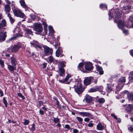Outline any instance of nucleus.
Here are the masks:
<instances>
[{
    "label": "nucleus",
    "instance_id": "obj_56",
    "mask_svg": "<svg viewBox=\"0 0 133 133\" xmlns=\"http://www.w3.org/2000/svg\"><path fill=\"white\" fill-rule=\"evenodd\" d=\"M109 19H111L112 18L113 15H111L110 14V12H109Z\"/></svg>",
    "mask_w": 133,
    "mask_h": 133
},
{
    "label": "nucleus",
    "instance_id": "obj_64",
    "mask_svg": "<svg viewBox=\"0 0 133 133\" xmlns=\"http://www.w3.org/2000/svg\"><path fill=\"white\" fill-rule=\"evenodd\" d=\"M130 19L131 22H133V16L132 17H131Z\"/></svg>",
    "mask_w": 133,
    "mask_h": 133
},
{
    "label": "nucleus",
    "instance_id": "obj_51",
    "mask_svg": "<svg viewBox=\"0 0 133 133\" xmlns=\"http://www.w3.org/2000/svg\"><path fill=\"white\" fill-rule=\"evenodd\" d=\"M124 2L127 3H130L132 2V1L131 0H124Z\"/></svg>",
    "mask_w": 133,
    "mask_h": 133
},
{
    "label": "nucleus",
    "instance_id": "obj_36",
    "mask_svg": "<svg viewBox=\"0 0 133 133\" xmlns=\"http://www.w3.org/2000/svg\"><path fill=\"white\" fill-rule=\"evenodd\" d=\"M100 8L103 9H107V5L104 4H101L100 6Z\"/></svg>",
    "mask_w": 133,
    "mask_h": 133
},
{
    "label": "nucleus",
    "instance_id": "obj_52",
    "mask_svg": "<svg viewBox=\"0 0 133 133\" xmlns=\"http://www.w3.org/2000/svg\"><path fill=\"white\" fill-rule=\"evenodd\" d=\"M79 132V131L76 129H74L73 130V132L74 133H78Z\"/></svg>",
    "mask_w": 133,
    "mask_h": 133
},
{
    "label": "nucleus",
    "instance_id": "obj_17",
    "mask_svg": "<svg viewBox=\"0 0 133 133\" xmlns=\"http://www.w3.org/2000/svg\"><path fill=\"white\" fill-rule=\"evenodd\" d=\"M131 8V6L130 5H128L126 6H125L123 7V9L122 10V12H123L125 13L126 12H128L129 10H130ZM121 12H122V11H121Z\"/></svg>",
    "mask_w": 133,
    "mask_h": 133
},
{
    "label": "nucleus",
    "instance_id": "obj_24",
    "mask_svg": "<svg viewBox=\"0 0 133 133\" xmlns=\"http://www.w3.org/2000/svg\"><path fill=\"white\" fill-rule=\"evenodd\" d=\"M113 85L110 84H108V87L107 89V91L108 92H110L112 90Z\"/></svg>",
    "mask_w": 133,
    "mask_h": 133
},
{
    "label": "nucleus",
    "instance_id": "obj_6",
    "mask_svg": "<svg viewBox=\"0 0 133 133\" xmlns=\"http://www.w3.org/2000/svg\"><path fill=\"white\" fill-rule=\"evenodd\" d=\"M21 47V43L20 42H18L17 44L15 45L12 48H11V51L12 52H16Z\"/></svg>",
    "mask_w": 133,
    "mask_h": 133
},
{
    "label": "nucleus",
    "instance_id": "obj_27",
    "mask_svg": "<svg viewBox=\"0 0 133 133\" xmlns=\"http://www.w3.org/2000/svg\"><path fill=\"white\" fill-rule=\"evenodd\" d=\"M53 99L54 100V101L56 103V105L58 106L59 107L61 108V105L59 104V102L57 100L56 97L55 96L53 97Z\"/></svg>",
    "mask_w": 133,
    "mask_h": 133
},
{
    "label": "nucleus",
    "instance_id": "obj_4",
    "mask_svg": "<svg viewBox=\"0 0 133 133\" xmlns=\"http://www.w3.org/2000/svg\"><path fill=\"white\" fill-rule=\"evenodd\" d=\"M12 10L15 16L22 18H25V15L17 8L13 9Z\"/></svg>",
    "mask_w": 133,
    "mask_h": 133
},
{
    "label": "nucleus",
    "instance_id": "obj_41",
    "mask_svg": "<svg viewBox=\"0 0 133 133\" xmlns=\"http://www.w3.org/2000/svg\"><path fill=\"white\" fill-rule=\"evenodd\" d=\"M17 95L23 99H24L25 98V97L21 93H18Z\"/></svg>",
    "mask_w": 133,
    "mask_h": 133
},
{
    "label": "nucleus",
    "instance_id": "obj_47",
    "mask_svg": "<svg viewBox=\"0 0 133 133\" xmlns=\"http://www.w3.org/2000/svg\"><path fill=\"white\" fill-rule=\"evenodd\" d=\"M88 126L89 127H92L94 125V124L92 123H90L88 125Z\"/></svg>",
    "mask_w": 133,
    "mask_h": 133
},
{
    "label": "nucleus",
    "instance_id": "obj_5",
    "mask_svg": "<svg viewBox=\"0 0 133 133\" xmlns=\"http://www.w3.org/2000/svg\"><path fill=\"white\" fill-rule=\"evenodd\" d=\"M125 78L124 77H121L119 79L118 85L116 87V89L117 91L119 90L123 87V84L121 83L124 82H125Z\"/></svg>",
    "mask_w": 133,
    "mask_h": 133
},
{
    "label": "nucleus",
    "instance_id": "obj_63",
    "mask_svg": "<svg viewBox=\"0 0 133 133\" xmlns=\"http://www.w3.org/2000/svg\"><path fill=\"white\" fill-rule=\"evenodd\" d=\"M31 17L33 19H34L35 17V16L34 15H31Z\"/></svg>",
    "mask_w": 133,
    "mask_h": 133
},
{
    "label": "nucleus",
    "instance_id": "obj_25",
    "mask_svg": "<svg viewBox=\"0 0 133 133\" xmlns=\"http://www.w3.org/2000/svg\"><path fill=\"white\" fill-rule=\"evenodd\" d=\"M19 2L23 8L25 9L28 8V6L26 4L25 2L23 0H20Z\"/></svg>",
    "mask_w": 133,
    "mask_h": 133
},
{
    "label": "nucleus",
    "instance_id": "obj_22",
    "mask_svg": "<svg viewBox=\"0 0 133 133\" xmlns=\"http://www.w3.org/2000/svg\"><path fill=\"white\" fill-rule=\"evenodd\" d=\"M133 109V105L131 104H129L126 107V110L128 112H130Z\"/></svg>",
    "mask_w": 133,
    "mask_h": 133
},
{
    "label": "nucleus",
    "instance_id": "obj_38",
    "mask_svg": "<svg viewBox=\"0 0 133 133\" xmlns=\"http://www.w3.org/2000/svg\"><path fill=\"white\" fill-rule=\"evenodd\" d=\"M3 103L5 104V106L7 107V101L5 99V97H3Z\"/></svg>",
    "mask_w": 133,
    "mask_h": 133
},
{
    "label": "nucleus",
    "instance_id": "obj_59",
    "mask_svg": "<svg viewBox=\"0 0 133 133\" xmlns=\"http://www.w3.org/2000/svg\"><path fill=\"white\" fill-rule=\"evenodd\" d=\"M0 94L1 96V97L3 96V93L2 91L0 90Z\"/></svg>",
    "mask_w": 133,
    "mask_h": 133
},
{
    "label": "nucleus",
    "instance_id": "obj_32",
    "mask_svg": "<svg viewBox=\"0 0 133 133\" xmlns=\"http://www.w3.org/2000/svg\"><path fill=\"white\" fill-rule=\"evenodd\" d=\"M25 31L27 34L32 35L33 32L31 30L28 29H26L25 30Z\"/></svg>",
    "mask_w": 133,
    "mask_h": 133
},
{
    "label": "nucleus",
    "instance_id": "obj_39",
    "mask_svg": "<svg viewBox=\"0 0 133 133\" xmlns=\"http://www.w3.org/2000/svg\"><path fill=\"white\" fill-rule=\"evenodd\" d=\"M71 77V75H67L66 77L65 80V81L66 82Z\"/></svg>",
    "mask_w": 133,
    "mask_h": 133
},
{
    "label": "nucleus",
    "instance_id": "obj_3",
    "mask_svg": "<svg viewBox=\"0 0 133 133\" xmlns=\"http://www.w3.org/2000/svg\"><path fill=\"white\" fill-rule=\"evenodd\" d=\"M34 30L36 32L35 33L38 35L44 36L47 34V30L45 28L43 31V28L41 24L38 23L35 24L34 25Z\"/></svg>",
    "mask_w": 133,
    "mask_h": 133
},
{
    "label": "nucleus",
    "instance_id": "obj_53",
    "mask_svg": "<svg viewBox=\"0 0 133 133\" xmlns=\"http://www.w3.org/2000/svg\"><path fill=\"white\" fill-rule=\"evenodd\" d=\"M65 128L67 129H70V125L68 124H66L65 125Z\"/></svg>",
    "mask_w": 133,
    "mask_h": 133
},
{
    "label": "nucleus",
    "instance_id": "obj_57",
    "mask_svg": "<svg viewBox=\"0 0 133 133\" xmlns=\"http://www.w3.org/2000/svg\"><path fill=\"white\" fill-rule=\"evenodd\" d=\"M39 112L40 114L41 115H43L44 114V112L42 110H40Z\"/></svg>",
    "mask_w": 133,
    "mask_h": 133
},
{
    "label": "nucleus",
    "instance_id": "obj_35",
    "mask_svg": "<svg viewBox=\"0 0 133 133\" xmlns=\"http://www.w3.org/2000/svg\"><path fill=\"white\" fill-rule=\"evenodd\" d=\"M83 65V64L82 63H80L78 66V68L79 69H80L82 71H83L82 69V67Z\"/></svg>",
    "mask_w": 133,
    "mask_h": 133
},
{
    "label": "nucleus",
    "instance_id": "obj_18",
    "mask_svg": "<svg viewBox=\"0 0 133 133\" xmlns=\"http://www.w3.org/2000/svg\"><path fill=\"white\" fill-rule=\"evenodd\" d=\"M92 98L89 95L87 94L86 95L85 100L87 102H90L92 101Z\"/></svg>",
    "mask_w": 133,
    "mask_h": 133
},
{
    "label": "nucleus",
    "instance_id": "obj_8",
    "mask_svg": "<svg viewBox=\"0 0 133 133\" xmlns=\"http://www.w3.org/2000/svg\"><path fill=\"white\" fill-rule=\"evenodd\" d=\"M79 114L83 117H88L91 119H93L94 117L90 113L87 112H79Z\"/></svg>",
    "mask_w": 133,
    "mask_h": 133
},
{
    "label": "nucleus",
    "instance_id": "obj_13",
    "mask_svg": "<svg viewBox=\"0 0 133 133\" xmlns=\"http://www.w3.org/2000/svg\"><path fill=\"white\" fill-rule=\"evenodd\" d=\"M102 88L101 87L97 86L94 88H91L89 92H96L97 91H99L101 90Z\"/></svg>",
    "mask_w": 133,
    "mask_h": 133
},
{
    "label": "nucleus",
    "instance_id": "obj_45",
    "mask_svg": "<svg viewBox=\"0 0 133 133\" xmlns=\"http://www.w3.org/2000/svg\"><path fill=\"white\" fill-rule=\"evenodd\" d=\"M53 121L55 123H57L59 121V119L58 118H54L53 119Z\"/></svg>",
    "mask_w": 133,
    "mask_h": 133
},
{
    "label": "nucleus",
    "instance_id": "obj_34",
    "mask_svg": "<svg viewBox=\"0 0 133 133\" xmlns=\"http://www.w3.org/2000/svg\"><path fill=\"white\" fill-rule=\"evenodd\" d=\"M105 101V99L103 98H100L98 100V102L100 103H103Z\"/></svg>",
    "mask_w": 133,
    "mask_h": 133
},
{
    "label": "nucleus",
    "instance_id": "obj_16",
    "mask_svg": "<svg viewBox=\"0 0 133 133\" xmlns=\"http://www.w3.org/2000/svg\"><path fill=\"white\" fill-rule=\"evenodd\" d=\"M59 69L61 74H59V76L61 77H64V73L65 72V70L63 68L59 67Z\"/></svg>",
    "mask_w": 133,
    "mask_h": 133
},
{
    "label": "nucleus",
    "instance_id": "obj_54",
    "mask_svg": "<svg viewBox=\"0 0 133 133\" xmlns=\"http://www.w3.org/2000/svg\"><path fill=\"white\" fill-rule=\"evenodd\" d=\"M90 119L89 118H86L84 119V121L86 122H88L89 121Z\"/></svg>",
    "mask_w": 133,
    "mask_h": 133
},
{
    "label": "nucleus",
    "instance_id": "obj_21",
    "mask_svg": "<svg viewBox=\"0 0 133 133\" xmlns=\"http://www.w3.org/2000/svg\"><path fill=\"white\" fill-rule=\"evenodd\" d=\"M44 49V52L46 55H48L49 52V48L46 46H43Z\"/></svg>",
    "mask_w": 133,
    "mask_h": 133
},
{
    "label": "nucleus",
    "instance_id": "obj_10",
    "mask_svg": "<svg viewBox=\"0 0 133 133\" xmlns=\"http://www.w3.org/2000/svg\"><path fill=\"white\" fill-rule=\"evenodd\" d=\"M93 78L91 77H85L84 81V83L85 85H89L91 83V81Z\"/></svg>",
    "mask_w": 133,
    "mask_h": 133
},
{
    "label": "nucleus",
    "instance_id": "obj_2",
    "mask_svg": "<svg viewBox=\"0 0 133 133\" xmlns=\"http://www.w3.org/2000/svg\"><path fill=\"white\" fill-rule=\"evenodd\" d=\"M116 11L117 12H115V19L114 20L115 22L117 23V25L119 29L123 30L124 27L125 26V24L124 22L121 20H119V18L120 17V15L121 13L119 12V10L118 9H116Z\"/></svg>",
    "mask_w": 133,
    "mask_h": 133
},
{
    "label": "nucleus",
    "instance_id": "obj_1",
    "mask_svg": "<svg viewBox=\"0 0 133 133\" xmlns=\"http://www.w3.org/2000/svg\"><path fill=\"white\" fill-rule=\"evenodd\" d=\"M55 31L52 26H50V39L51 38L52 41H50L51 44H53L56 48H58L56 52V55L57 57H59L62 52V48L59 47L60 44L58 41H57L54 38V33Z\"/></svg>",
    "mask_w": 133,
    "mask_h": 133
},
{
    "label": "nucleus",
    "instance_id": "obj_31",
    "mask_svg": "<svg viewBox=\"0 0 133 133\" xmlns=\"http://www.w3.org/2000/svg\"><path fill=\"white\" fill-rule=\"evenodd\" d=\"M65 62L64 61L60 62L59 63L58 65L59 67L63 68L65 66Z\"/></svg>",
    "mask_w": 133,
    "mask_h": 133
},
{
    "label": "nucleus",
    "instance_id": "obj_43",
    "mask_svg": "<svg viewBox=\"0 0 133 133\" xmlns=\"http://www.w3.org/2000/svg\"><path fill=\"white\" fill-rule=\"evenodd\" d=\"M128 130L130 132L133 131V126H131L128 128Z\"/></svg>",
    "mask_w": 133,
    "mask_h": 133
},
{
    "label": "nucleus",
    "instance_id": "obj_40",
    "mask_svg": "<svg viewBox=\"0 0 133 133\" xmlns=\"http://www.w3.org/2000/svg\"><path fill=\"white\" fill-rule=\"evenodd\" d=\"M11 6L12 9V10H13V9H15V3L14 1H12L11 2Z\"/></svg>",
    "mask_w": 133,
    "mask_h": 133
},
{
    "label": "nucleus",
    "instance_id": "obj_7",
    "mask_svg": "<svg viewBox=\"0 0 133 133\" xmlns=\"http://www.w3.org/2000/svg\"><path fill=\"white\" fill-rule=\"evenodd\" d=\"M6 31H0V42H1L5 40L7 36Z\"/></svg>",
    "mask_w": 133,
    "mask_h": 133
},
{
    "label": "nucleus",
    "instance_id": "obj_60",
    "mask_svg": "<svg viewBox=\"0 0 133 133\" xmlns=\"http://www.w3.org/2000/svg\"><path fill=\"white\" fill-rule=\"evenodd\" d=\"M50 63L54 61V59L53 57L51 56H50Z\"/></svg>",
    "mask_w": 133,
    "mask_h": 133
},
{
    "label": "nucleus",
    "instance_id": "obj_30",
    "mask_svg": "<svg viewBox=\"0 0 133 133\" xmlns=\"http://www.w3.org/2000/svg\"><path fill=\"white\" fill-rule=\"evenodd\" d=\"M7 16L8 17H9L11 23H13L14 22L15 19H14L12 17H11L10 14V13H8L7 14Z\"/></svg>",
    "mask_w": 133,
    "mask_h": 133
},
{
    "label": "nucleus",
    "instance_id": "obj_29",
    "mask_svg": "<svg viewBox=\"0 0 133 133\" xmlns=\"http://www.w3.org/2000/svg\"><path fill=\"white\" fill-rule=\"evenodd\" d=\"M11 62L12 65L16 66V62L15 59L13 57L11 58Z\"/></svg>",
    "mask_w": 133,
    "mask_h": 133
},
{
    "label": "nucleus",
    "instance_id": "obj_23",
    "mask_svg": "<svg viewBox=\"0 0 133 133\" xmlns=\"http://www.w3.org/2000/svg\"><path fill=\"white\" fill-rule=\"evenodd\" d=\"M129 82L130 83L133 81V72H130L129 77Z\"/></svg>",
    "mask_w": 133,
    "mask_h": 133
},
{
    "label": "nucleus",
    "instance_id": "obj_55",
    "mask_svg": "<svg viewBox=\"0 0 133 133\" xmlns=\"http://www.w3.org/2000/svg\"><path fill=\"white\" fill-rule=\"evenodd\" d=\"M0 64L2 66H3L4 65V63L1 60H0Z\"/></svg>",
    "mask_w": 133,
    "mask_h": 133
},
{
    "label": "nucleus",
    "instance_id": "obj_15",
    "mask_svg": "<svg viewBox=\"0 0 133 133\" xmlns=\"http://www.w3.org/2000/svg\"><path fill=\"white\" fill-rule=\"evenodd\" d=\"M30 44L31 46H33L35 47H38L39 48H41V47L39 45V43L37 42L34 41L30 42Z\"/></svg>",
    "mask_w": 133,
    "mask_h": 133
},
{
    "label": "nucleus",
    "instance_id": "obj_42",
    "mask_svg": "<svg viewBox=\"0 0 133 133\" xmlns=\"http://www.w3.org/2000/svg\"><path fill=\"white\" fill-rule=\"evenodd\" d=\"M35 124H32V127L31 128V130L32 131H33L35 130Z\"/></svg>",
    "mask_w": 133,
    "mask_h": 133
},
{
    "label": "nucleus",
    "instance_id": "obj_9",
    "mask_svg": "<svg viewBox=\"0 0 133 133\" xmlns=\"http://www.w3.org/2000/svg\"><path fill=\"white\" fill-rule=\"evenodd\" d=\"M6 25V22L4 19L3 20L0 22V31H4L6 29L4 27Z\"/></svg>",
    "mask_w": 133,
    "mask_h": 133
},
{
    "label": "nucleus",
    "instance_id": "obj_58",
    "mask_svg": "<svg viewBox=\"0 0 133 133\" xmlns=\"http://www.w3.org/2000/svg\"><path fill=\"white\" fill-rule=\"evenodd\" d=\"M5 2L7 3L8 4H11V2L10 1H9V0H5Z\"/></svg>",
    "mask_w": 133,
    "mask_h": 133
},
{
    "label": "nucleus",
    "instance_id": "obj_26",
    "mask_svg": "<svg viewBox=\"0 0 133 133\" xmlns=\"http://www.w3.org/2000/svg\"><path fill=\"white\" fill-rule=\"evenodd\" d=\"M4 10L6 12H9L10 10V5L6 4L5 6Z\"/></svg>",
    "mask_w": 133,
    "mask_h": 133
},
{
    "label": "nucleus",
    "instance_id": "obj_44",
    "mask_svg": "<svg viewBox=\"0 0 133 133\" xmlns=\"http://www.w3.org/2000/svg\"><path fill=\"white\" fill-rule=\"evenodd\" d=\"M29 122L28 120H25L24 123V124L25 125H28L29 123Z\"/></svg>",
    "mask_w": 133,
    "mask_h": 133
},
{
    "label": "nucleus",
    "instance_id": "obj_14",
    "mask_svg": "<svg viewBox=\"0 0 133 133\" xmlns=\"http://www.w3.org/2000/svg\"><path fill=\"white\" fill-rule=\"evenodd\" d=\"M8 68L10 72L13 71L14 70L16 69V66L15 65H11L8 64H7Z\"/></svg>",
    "mask_w": 133,
    "mask_h": 133
},
{
    "label": "nucleus",
    "instance_id": "obj_11",
    "mask_svg": "<svg viewBox=\"0 0 133 133\" xmlns=\"http://www.w3.org/2000/svg\"><path fill=\"white\" fill-rule=\"evenodd\" d=\"M85 68L86 70L88 71L92 69H93V66L92 63L89 62L85 63Z\"/></svg>",
    "mask_w": 133,
    "mask_h": 133
},
{
    "label": "nucleus",
    "instance_id": "obj_48",
    "mask_svg": "<svg viewBox=\"0 0 133 133\" xmlns=\"http://www.w3.org/2000/svg\"><path fill=\"white\" fill-rule=\"evenodd\" d=\"M59 82L62 83H64L65 82H66L65 81V79H60L59 80Z\"/></svg>",
    "mask_w": 133,
    "mask_h": 133
},
{
    "label": "nucleus",
    "instance_id": "obj_37",
    "mask_svg": "<svg viewBox=\"0 0 133 133\" xmlns=\"http://www.w3.org/2000/svg\"><path fill=\"white\" fill-rule=\"evenodd\" d=\"M76 119L81 124L82 123L83 119L82 118L79 117H77Z\"/></svg>",
    "mask_w": 133,
    "mask_h": 133
},
{
    "label": "nucleus",
    "instance_id": "obj_61",
    "mask_svg": "<svg viewBox=\"0 0 133 133\" xmlns=\"http://www.w3.org/2000/svg\"><path fill=\"white\" fill-rule=\"evenodd\" d=\"M130 52V54L133 57V50H131Z\"/></svg>",
    "mask_w": 133,
    "mask_h": 133
},
{
    "label": "nucleus",
    "instance_id": "obj_33",
    "mask_svg": "<svg viewBox=\"0 0 133 133\" xmlns=\"http://www.w3.org/2000/svg\"><path fill=\"white\" fill-rule=\"evenodd\" d=\"M127 96L129 100H133V95L132 94L129 93L127 95Z\"/></svg>",
    "mask_w": 133,
    "mask_h": 133
},
{
    "label": "nucleus",
    "instance_id": "obj_19",
    "mask_svg": "<svg viewBox=\"0 0 133 133\" xmlns=\"http://www.w3.org/2000/svg\"><path fill=\"white\" fill-rule=\"evenodd\" d=\"M104 127L101 123H99L97 125V129L98 130H102L104 129Z\"/></svg>",
    "mask_w": 133,
    "mask_h": 133
},
{
    "label": "nucleus",
    "instance_id": "obj_49",
    "mask_svg": "<svg viewBox=\"0 0 133 133\" xmlns=\"http://www.w3.org/2000/svg\"><path fill=\"white\" fill-rule=\"evenodd\" d=\"M43 24L44 25V29L45 28L47 30V25L46 23L45 22H43Z\"/></svg>",
    "mask_w": 133,
    "mask_h": 133
},
{
    "label": "nucleus",
    "instance_id": "obj_20",
    "mask_svg": "<svg viewBox=\"0 0 133 133\" xmlns=\"http://www.w3.org/2000/svg\"><path fill=\"white\" fill-rule=\"evenodd\" d=\"M96 69L97 71L99 72L100 75H102L103 74V71L101 67L99 65H97L96 66Z\"/></svg>",
    "mask_w": 133,
    "mask_h": 133
},
{
    "label": "nucleus",
    "instance_id": "obj_28",
    "mask_svg": "<svg viewBox=\"0 0 133 133\" xmlns=\"http://www.w3.org/2000/svg\"><path fill=\"white\" fill-rule=\"evenodd\" d=\"M22 36L21 35L18 34L16 35L15 36H13L11 37L10 39H9V40L10 41H12L13 40H14L15 39L17 38H18L20 37H22Z\"/></svg>",
    "mask_w": 133,
    "mask_h": 133
},
{
    "label": "nucleus",
    "instance_id": "obj_50",
    "mask_svg": "<svg viewBox=\"0 0 133 133\" xmlns=\"http://www.w3.org/2000/svg\"><path fill=\"white\" fill-rule=\"evenodd\" d=\"M111 116L112 117H113L115 119H118L117 117L114 114H111Z\"/></svg>",
    "mask_w": 133,
    "mask_h": 133
},
{
    "label": "nucleus",
    "instance_id": "obj_62",
    "mask_svg": "<svg viewBox=\"0 0 133 133\" xmlns=\"http://www.w3.org/2000/svg\"><path fill=\"white\" fill-rule=\"evenodd\" d=\"M47 64L46 63H44L43 64V68H45L46 67Z\"/></svg>",
    "mask_w": 133,
    "mask_h": 133
},
{
    "label": "nucleus",
    "instance_id": "obj_46",
    "mask_svg": "<svg viewBox=\"0 0 133 133\" xmlns=\"http://www.w3.org/2000/svg\"><path fill=\"white\" fill-rule=\"evenodd\" d=\"M123 33L125 35H127L128 34V31L126 30H123Z\"/></svg>",
    "mask_w": 133,
    "mask_h": 133
},
{
    "label": "nucleus",
    "instance_id": "obj_12",
    "mask_svg": "<svg viewBox=\"0 0 133 133\" xmlns=\"http://www.w3.org/2000/svg\"><path fill=\"white\" fill-rule=\"evenodd\" d=\"M75 90L78 94H81L83 91V90L82 88V87L79 84V86H77V88L75 89Z\"/></svg>",
    "mask_w": 133,
    "mask_h": 133
}]
</instances>
